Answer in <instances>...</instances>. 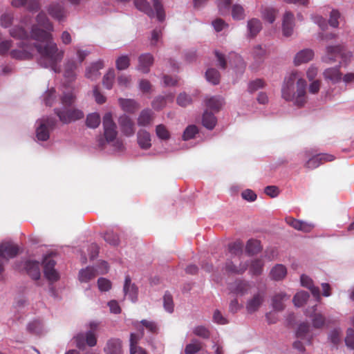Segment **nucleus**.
I'll return each instance as SVG.
<instances>
[{
    "instance_id": "51",
    "label": "nucleus",
    "mask_w": 354,
    "mask_h": 354,
    "mask_svg": "<svg viewBox=\"0 0 354 354\" xmlns=\"http://www.w3.org/2000/svg\"><path fill=\"white\" fill-rule=\"evenodd\" d=\"M76 100V96L72 93H65L61 97L60 100L64 108L70 107L72 106Z\"/></svg>"
},
{
    "instance_id": "24",
    "label": "nucleus",
    "mask_w": 354,
    "mask_h": 354,
    "mask_svg": "<svg viewBox=\"0 0 354 354\" xmlns=\"http://www.w3.org/2000/svg\"><path fill=\"white\" fill-rule=\"evenodd\" d=\"M25 268L28 275L34 280L40 277L39 263L35 261H28L26 262Z\"/></svg>"
},
{
    "instance_id": "45",
    "label": "nucleus",
    "mask_w": 354,
    "mask_h": 354,
    "mask_svg": "<svg viewBox=\"0 0 354 354\" xmlns=\"http://www.w3.org/2000/svg\"><path fill=\"white\" fill-rule=\"evenodd\" d=\"M100 124V116L97 113H92L87 115L86 124L88 127L95 129Z\"/></svg>"
},
{
    "instance_id": "9",
    "label": "nucleus",
    "mask_w": 354,
    "mask_h": 354,
    "mask_svg": "<svg viewBox=\"0 0 354 354\" xmlns=\"http://www.w3.org/2000/svg\"><path fill=\"white\" fill-rule=\"evenodd\" d=\"M76 346L84 349L86 345L93 347L97 344V337L93 331H87L85 334L79 333L75 337Z\"/></svg>"
},
{
    "instance_id": "27",
    "label": "nucleus",
    "mask_w": 354,
    "mask_h": 354,
    "mask_svg": "<svg viewBox=\"0 0 354 354\" xmlns=\"http://www.w3.org/2000/svg\"><path fill=\"white\" fill-rule=\"evenodd\" d=\"M11 4L16 8L27 6L30 11H37L40 8L39 0H12Z\"/></svg>"
},
{
    "instance_id": "22",
    "label": "nucleus",
    "mask_w": 354,
    "mask_h": 354,
    "mask_svg": "<svg viewBox=\"0 0 354 354\" xmlns=\"http://www.w3.org/2000/svg\"><path fill=\"white\" fill-rule=\"evenodd\" d=\"M104 67V62L102 60L93 63L86 70L85 76L91 80H96L100 75L99 71Z\"/></svg>"
},
{
    "instance_id": "46",
    "label": "nucleus",
    "mask_w": 354,
    "mask_h": 354,
    "mask_svg": "<svg viewBox=\"0 0 354 354\" xmlns=\"http://www.w3.org/2000/svg\"><path fill=\"white\" fill-rule=\"evenodd\" d=\"M49 129L46 123H41L36 130L37 138L39 140L46 141L49 138Z\"/></svg>"
},
{
    "instance_id": "41",
    "label": "nucleus",
    "mask_w": 354,
    "mask_h": 354,
    "mask_svg": "<svg viewBox=\"0 0 354 354\" xmlns=\"http://www.w3.org/2000/svg\"><path fill=\"white\" fill-rule=\"evenodd\" d=\"M97 271L92 267H87L82 270L79 273V279L82 282H88L97 275Z\"/></svg>"
},
{
    "instance_id": "19",
    "label": "nucleus",
    "mask_w": 354,
    "mask_h": 354,
    "mask_svg": "<svg viewBox=\"0 0 354 354\" xmlns=\"http://www.w3.org/2000/svg\"><path fill=\"white\" fill-rule=\"evenodd\" d=\"M154 118V113L151 109H143L137 119L138 125L140 127L149 126L153 122Z\"/></svg>"
},
{
    "instance_id": "6",
    "label": "nucleus",
    "mask_w": 354,
    "mask_h": 354,
    "mask_svg": "<svg viewBox=\"0 0 354 354\" xmlns=\"http://www.w3.org/2000/svg\"><path fill=\"white\" fill-rule=\"evenodd\" d=\"M19 247L10 242L0 244V274L3 271V266L10 259L15 257L19 252Z\"/></svg>"
},
{
    "instance_id": "2",
    "label": "nucleus",
    "mask_w": 354,
    "mask_h": 354,
    "mask_svg": "<svg viewBox=\"0 0 354 354\" xmlns=\"http://www.w3.org/2000/svg\"><path fill=\"white\" fill-rule=\"evenodd\" d=\"M306 81L299 76L297 71H292L285 77L281 88V96L286 101H292L301 107L307 102Z\"/></svg>"
},
{
    "instance_id": "38",
    "label": "nucleus",
    "mask_w": 354,
    "mask_h": 354,
    "mask_svg": "<svg viewBox=\"0 0 354 354\" xmlns=\"http://www.w3.org/2000/svg\"><path fill=\"white\" fill-rule=\"evenodd\" d=\"M310 326L307 323H302L299 325L296 337L299 339L306 340L308 344L311 343V337L308 335Z\"/></svg>"
},
{
    "instance_id": "53",
    "label": "nucleus",
    "mask_w": 354,
    "mask_h": 354,
    "mask_svg": "<svg viewBox=\"0 0 354 354\" xmlns=\"http://www.w3.org/2000/svg\"><path fill=\"white\" fill-rule=\"evenodd\" d=\"M130 59L128 55H122L115 61V66L118 70L122 71L129 68Z\"/></svg>"
},
{
    "instance_id": "63",
    "label": "nucleus",
    "mask_w": 354,
    "mask_h": 354,
    "mask_svg": "<svg viewBox=\"0 0 354 354\" xmlns=\"http://www.w3.org/2000/svg\"><path fill=\"white\" fill-rule=\"evenodd\" d=\"M28 330L33 334H40L41 333V324L39 321H33L27 326Z\"/></svg>"
},
{
    "instance_id": "55",
    "label": "nucleus",
    "mask_w": 354,
    "mask_h": 354,
    "mask_svg": "<svg viewBox=\"0 0 354 354\" xmlns=\"http://www.w3.org/2000/svg\"><path fill=\"white\" fill-rule=\"evenodd\" d=\"M55 89L51 88L48 89L44 95V100L46 106H51L55 100Z\"/></svg>"
},
{
    "instance_id": "23",
    "label": "nucleus",
    "mask_w": 354,
    "mask_h": 354,
    "mask_svg": "<svg viewBox=\"0 0 354 354\" xmlns=\"http://www.w3.org/2000/svg\"><path fill=\"white\" fill-rule=\"evenodd\" d=\"M48 14L54 19L59 21L66 17V11L59 3H52L48 8Z\"/></svg>"
},
{
    "instance_id": "37",
    "label": "nucleus",
    "mask_w": 354,
    "mask_h": 354,
    "mask_svg": "<svg viewBox=\"0 0 354 354\" xmlns=\"http://www.w3.org/2000/svg\"><path fill=\"white\" fill-rule=\"evenodd\" d=\"M135 6L139 10L145 12L149 17L152 18L155 16V12L147 0H135Z\"/></svg>"
},
{
    "instance_id": "18",
    "label": "nucleus",
    "mask_w": 354,
    "mask_h": 354,
    "mask_svg": "<svg viewBox=\"0 0 354 354\" xmlns=\"http://www.w3.org/2000/svg\"><path fill=\"white\" fill-rule=\"evenodd\" d=\"M106 354H122V342L118 338L109 339L104 348Z\"/></svg>"
},
{
    "instance_id": "17",
    "label": "nucleus",
    "mask_w": 354,
    "mask_h": 354,
    "mask_svg": "<svg viewBox=\"0 0 354 354\" xmlns=\"http://www.w3.org/2000/svg\"><path fill=\"white\" fill-rule=\"evenodd\" d=\"M294 28V15L287 11L284 14L283 23H282V30L283 35L286 37L290 36L293 32Z\"/></svg>"
},
{
    "instance_id": "31",
    "label": "nucleus",
    "mask_w": 354,
    "mask_h": 354,
    "mask_svg": "<svg viewBox=\"0 0 354 354\" xmlns=\"http://www.w3.org/2000/svg\"><path fill=\"white\" fill-rule=\"evenodd\" d=\"M287 274V269L282 264H277L274 266L270 272V278L274 281L283 279Z\"/></svg>"
},
{
    "instance_id": "25",
    "label": "nucleus",
    "mask_w": 354,
    "mask_h": 354,
    "mask_svg": "<svg viewBox=\"0 0 354 354\" xmlns=\"http://www.w3.org/2000/svg\"><path fill=\"white\" fill-rule=\"evenodd\" d=\"M119 104L122 109L127 113H134L140 109L139 104L131 99H119Z\"/></svg>"
},
{
    "instance_id": "47",
    "label": "nucleus",
    "mask_w": 354,
    "mask_h": 354,
    "mask_svg": "<svg viewBox=\"0 0 354 354\" xmlns=\"http://www.w3.org/2000/svg\"><path fill=\"white\" fill-rule=\"evenodd\" d=\"M309 294L306 291H300L297 292L293 297L294 304L300 307L302 306L308 299Z\"/></svg>"
},
{
    "instance_id": "48",
    "label": "nucleus",
    "mask_w": 354,
    "mask_h": 354,
    "mask_svg": "<svg viewBox=\"0 0 354 354\" xmlns=\"http://www.w3.org/2000/svg\"><path fill=\"white\" fill-rule=\"evenodd\" d=\"M104 239L106 243L113 246L118 245L120 242L118 234L112 230H108L104 233Z\"/></svg>"
},
{
    "instance_id": "35",
    "label": "nucleus",
    "mask_w": 354,
    "mask_h": 354,
    "mask_svg": "<svg viewBox=\"0 0 354 354\" xmlns=\"http://www.w3.org/2000/svg\"><path fill=\"white\" fill-rule=\"evenodd\" d=\"M243 243L241 241H236L234 242L230 243L227 245V250L229 254H230V257H237L239 258L243 254Z\"/></svg>"
},
{
    "instance_id": "11",
    "label": "nucleus",
    "mask_w": 354,
    "mask_h": 354,
    "mask_svg": "<svg viewBox=\"0 0 354 354\" xmlns=\"http://www.w3.org/2000/svg\"><path fill=\"white\" fill-rule=\"evenodd\" d=\"M135 326L140 330V333L130 335V354H148L145 349L138 345L139 340L144 336V330L139 328L138 323Z\"/></svg>"
},
{
    "instance_id": "56",
    "label": "nucleus",
    "mask_w": 354,
    "mask_h": 354,
    "mask_svg": "<svg viewBox=\"0 0 354 354\" xmlns=\"http://www.w3.org/2000/svg\"><path fill=\"white\" fill-rule=\"evenodd\" d=\"M263 17L265 20L272 24L274 21L277 15V11L274 8H266L262 12Z\"/></svg>"
},
{
    "instance_id": "8",
    "label": "nucleus",
    "mask_w": 354,
    "mask_h": 354,
    "mask_svg": "<svg viewBox=\"0 0 354 354\" xmlns=\"http://www.w3.org/2000/svg\"><path fill=\"white\" fill-rule=\"evenodd\" d=\"M43 264L44 272L46 279L51 282L57 281L59 276L55 269V261L52 259L50 255H47L43 260Z\"/></svg>"
},
{
    "instance_id": "54",
    "label": "nucleus",
    "mask_w": 354,
    "mask_h": 354,
    "mask_svg": "<svg viewBox=\"0 0 354 354\" xmlns=\"http://www.w3.org/2000/svg\"><path fill=\"white\" fill-rule=\"evenodd\" d=\"M153 8L156 10V17L158 21H164L165 19V13L162 3L159 0H153Z\"/></svg>"
},
{
    "instance_id": "26",
    "label": "nucleus",
    "mask_w": 354,
    "mask_h": 354,
    "mask_svg": "<svg viewBox=\"0 0 354 354\" xmlns=\"http://www.w3.org/2000/svg\"><path fill=\"white\" fill-rule=\"evenodd\" d=\"M314 57V52L310 49H304L297 53L295 57V64L298 66L307 63Z\"/></svg>"
},
{
    "instance_id": "52",
    "label": "nucleus",
    "mask_w": 354,
    "mask_h": 354,
    "mask_svg": "<svg viewBox=\"0 0 354 354\" xmlns=\"http://www.w3.org/2000/svg\"><path fill=\"white\" fill-rule=\"evenodd\" d=\"M114 79H115V71L113 69H109L103 77V80H102L103 85L107 89H111L113 86Z\"/></svg>"
},
{
    "instance_id": "13",
    "label": "nucleus",
    "mask_w": 354,
    "mask_h": 354,
    "mask_svg": "<svg viewBox=\"0 0 354 354\" xmlns=\"http://www.w3.org/2000/svg\"><path fill=\"white\" fill-rule=\"evenodd\" d=\"M251 286L249 282L244 280H236L234 283L229 284V290L239 295H245L248 293Z\"/></svg>"
},
{
    "instance_id": "20",
    "label": "nucleus",
    "mask_w": 354,
    "mask_h": 354,
    "mask_svg": "<svg viewBox=\"0 0 354 354\" xmlns=\"http://www.w3.org/2000/svg\"><path fill=\"white\" fill-rule=\"evenodd\" d=\"M264 301L263 295L258 293L249 299L246 304V310L249 313H253L258 310Z\"/></svg>"
},
{
    "instance_id": "57",
    "label": "nucleus",
    "mask_w": 354,
    "mask_h": 354,
    "mask_svg": "<svg viewBox=\"0 0 354 354\" xmlns=\"http://www.w3.org/2000/svg\"><path fill=\"white\" fill-rule=\"evenodd\" d=\"M201 349V343L197 340H194L185 346V354H195L198 353Z\"/></svg>"
},
{
    "instance_id": "36",
    "label": "nucleus",
    "mask_w": 354,
    "mask_h": 354,
    "mask_svg": "<svg viewBox=\"0 0 354 354\" xmlns=\"http://www.w3.org/2000/svg\"><path fill=\"white\" fill-rule=\"evenodd\" d=\"M290 298V296H288L284 292H280L276 294L272 298V307L275 310L281 311L284 309L285 305L283 304V301L287 300Z\"/></svg>"
},
{
    "instance_id": "58",
    "label": "nucleus",
    "mask_w": 354,
    "mask_h": 354,
    "mask_svg": "<svg viewBox=\"0 0 354 354\" xmlns=\"http://www.w3.org/2000/svg\"><path fill=\"white\" fill-rule=\"evenodd\" d=\"M232 16L235 20H241L244 19L245 13L243 8L238 4H235L232 7Z\"/></svg>"
},
{
    "instance_id": "15",
    "label": "nucleus",
    "mask_w": 354,
    "mask_h": 354,
    "mask_svg": "<svg viewBox=\"0 0 354 354\" xmlns=\"http://www.w3.org/2000/svg\"><path fill=\"white\" fill-rule=\"evenodd\" d=\"M153 61V56L150 53L140 55L138 57V70L144 73H149Z\"/></svg>"
},
{
    "instance_id": "60",
    "label": "nucleus",
    "mask_w": 354,
    "mask_h": 354,
    "mask_svg": "<svg viewBox=\"0 0 354 354\" xmlns=\"http://www.w3.org/2000/svg\"><path fill=\"white\" fill-rule=\"evenodd\" d=\"M140 324L153 334H157L158 332V327L156 323L153 321L142 319Z\"/></svg>"
},
{
    "instance_id": "33",
    "label": "nucleus",
    "mask_w": 354,
    "mask_h": 354,
    "mask_svg": "<svg viewBox=\"0 0 354 354\" xmlns=\"http://www.w3.org/2000/svg\"><path fill=\"white\" fill-rule=\"evenodd\" d=\"M77 68V64L73 59L68 60L64 66V77L69 81H73L76 77L75 71Z\"/></svg>"
},
{
    "instance_id": "39",
    "label": "nucleus",
    "mask_w": 354,
    "mask_h": 354,
    "mask_svg": "<svg viewBox=\"0 0 354 354\" xmlns=\"http://www.w3.org/2000/svg\"><path fill=\"white\" fill-rule=\"evenodd\" d=\"M202 122L205 127L212 130L216 126L217 120L212 113L205 111L203 115Z\"/></svg>"
},
{
    "instance_id": "42",
    "label": "nucleus",
    "mask_w": 354,
    "mask_h": 354,
    "mask_svg": "<svg viewBox=\"0 0 354 354\" xmlns=\"http://www.w3.org/2000/svg\"><path fill=\"white\" fill-rule=\"evenodd\" d=\"M245 250L248 254L254 255L261 250V243L259 241L250 239L246 244Z\"/></svg>"
},
{
    "instance_id": "16",
    "label": "nucleus",
    "mask_w": 354,
    "mask_h": 354,
    "mask_svg": "<svg viewBox=\"0 0 354 354\" xmlns=\"http://www.w3.org/2000/svg\"><path fill=\"white\" fill-rule=\"evenodd\" d=\"M248 268L246 263H240L236 266L232 259H227L225 264V270L227 274H242Z\"/></svg>"
},
{
    "instance_id": "49",
    "label": "nucleus",
    "mask_w": 354,
    "mask_h": 354,
    "mask_svg": "<svg viewBox=\"0 0 354 354\" xmlns=\"http://www.w3.org/2000/svg\"><path fill=\"white\" fill-rule=\"evenodd\" d=\"M156 134L159 139L162 140H168L171 136L166 126L162 124L156 127Z\"/></svg>"
},
{
    "instance_id": "59",
    "label": "nucleus",
    "mask_w": 354,
    "mask_h": 354,
    "mask_svg": "<svg viewBox=\"0 0 354 354\" xmlns=\"http://www.w3.org/2000/svg\"><path fill=\"white\" fill-rule=\"evenodd\" d=\"M198 133V128L195 125L188 126L183 132V139L188 140L192 139Z\"/></svg>"
},
{
    "instance_id": "1",
    "label": "nucleus",
    "mask_w": 354,
    "mask_h": 354,
    "mask_svg": "<svg viewBox=\"0 0 354 354\" xmlns=\"http://www.w3.org/2000/svg\"><path fill=\"white\" fill-rule=\"evenodd\" d=\"M10 35L16 39L26 40L30 37L43 43L34 45V49L35 48L39 54L38 61L39 65L44 68H50L55 73L59 72L57 64L62 62L64 51L59 49L57 44L53 41V36L50 32H47L37 26H33L29 34L22 26H16L10 30Z\"/></svg>"
},
{
    "instance_id": "30",
    "label": "nucleus",
    "mask_w": 354,
    "mask_h": 354,
    "mask_svg": "<svg viewBox=\"0 0 354 354\" xmlns=\"http://www.w3.org/2000/svg\"><path fill=\"white\" fill-rule=\"evenodd\" d=\"M205 105L207 108L218 112L223 105V98L220 96H212L206 97L205 100Z\"/></svg>"
},
{
    "instance_id": "14",
    "label": "nucleus",
    "mask_w": 354,
    "mask_h": 354,
    "mask_svg": "<svg viewBox=\"0 0 354 354\" xmlns=\"http://www.w3.org/2000/svg\"><path fill=\"white\" fill-rule=\"evenodd\" d=\"M286 222L294 229L304 232H310L315 227L314 225L310 223L297 220L291 216L286 218Z\"/></svg>"
},
{
    "instance_id": "50",
    "label": "nucleus",
    "mask_w": 354,
    "mask_h": 354,
    "mask_svg": "<svg viewBox=\"0 0 354 354\" xmlns=\"http://www.w3.org/2000/svg\"><path fill=\"white\" fill-rule=\"evenodd\" d=\"M263 262L261 259H254L251 262L250 271L253 275H260L263 272Z\"/></svg>"
},
{
    "instance_id": "61",
    "label": "nucleus",
    "mask_w": 354,
    "mask_h": 354,
    "mask_svg": "<svg viewBox=\"0 0 354 354\" xmlns=\"http://www.w3.org/2000/svg\"><path fill=\"white\" fill-rule=\"evenodd\" d=\"M163 304L165 309L169 312L172 313L174 310V302L173 298L170 293L165 292L163 297Z\"/></svg>"
},
{
    "instance_id": "12",
    "label": "nucleus",
    "mask_w": 354,
    "mask_h": 354,
    "mask_svg": "<svg viewBox=\"0 0 354 354\" xmlns=\"http://www.w3.org/2000/svg\"><path fill=\"white\" fill-rule=\"evenodd\" d=\"M335 159L334 156L330 154L322 153L313 156L305 164V167L309 169H313L318 167L320 165L330 162Z\"/></svg>"
},
{
    "instance_id": "7",
    "label": "nucleus",
    "mask_w": 354,
    "mask_h": 354,
    "mask_svg": "<svg viewBox=\"0 0 354 354\" xmlns=\"http://www.w3.org/2000/svg\"><path fill=\"white\" fill-rule=\"evenodd\" d=\"M34 46L28 44L26 41H21L19 44V49H14L10 51L12 58L18 60L30 59L32 57Z\"/></svg>"
},
{
    "instance_id": "44",
    "label": "nucleus",
    "mask_w": 354,
    "mask_h": 354,
    "mask_svg": "<svg viewBox=\"0 0 354 354\" xmlns=\"http://www.w3.org/2000/svg\"><path fill=\"white\" fill-rule=\"evenodd\" d=\"M266 53V50L260 45L254 46L252 50V56L257 64H260L263 61Z\"/></svg>"
},
{
    "instance_id": "62",
    "label": "nucleus",
    "mask_w": 354,
    "mask_h": 354,
    "mask_svg": "<svg viewBox=\"0 0 354 354\" xmlns=\"http://www.w3.org/2000/svg\"><path fill=\"white\" fill-rule=\"evenodd\" d=\"M264 86H265V82L263 80L257 79V80L252 81L249 83L248 91L250 93H253V92L257 91L258 89L264 87Z\"/></svg>"
},
{
    "instance_id": "34",
    "label": "nucleus",
    "mask_w": 354,
    "mask_h": 354,
    "mask_svg": "<svg viewBox=\"0 0 354 354\" xmlns=\"http://www.w3.org/2000/svg\"><path fill=\"white\" fill-rule=\"evenodd\" d=\"M301 283L303 286L308 288L313 295L317 299H320V291L318 287H315L313 285V281L310 278L305 274H302L300 277Z\"/></svg>"
},
{
    "instance_id": "3",
    "label": "nucleus",
    "mask_w": 354,
    "mask_h": 354,
    "mask_svg": "<svg viewBox=\"0 0 354 354\" xmlns=\"http://www.w3.org/2000/svg\"><path fill=\"white\" fill-rule=\"evenodd\" d=\"M102 124L104 139L100 137L97 140L98 146L101 148L104 147L106 142H113L118 135L117 127L111 112L105 113L103 117Z\"/></svg>"
},
{
    "instance_id": "28",
    "label": "nucleus",
    "mask_w": 354,
    "mask_h": 354,
    "mask_svg": "<svg viewBox=\"0 0 354 354\" xmlns=\"http://www.w3.org/2000/svg\"><path fill=\"white\" fill-rule=\"evenodd\" d=\"M36 21L37 24H34V26H37V27L38 26H41L45 29L44 30L46 31L47 32L53 31V25L50 21L49 19L48 18L47 15L44 12L41 11L37 15L36 17Z\"/></svg>"
},
{
    "instance_id": "40",
    "label": "nucleus",
    "mask_w": 354,
    "mask_h": 354,
    "mask_svg": "<svg viewBox=\"0 0 354 354\" xmlns=\"http://www.w3.org/2000/svg\"><path fill=\"white\" fill-rule=\"evenodd\" d=\"M261 28L262 26L259 19L253 18L248 21V29L250 37H255Z\"/></svg>"
},
{
    "instance_id": "29",
    "label": "nucleus",
    "mask_w": 354,
    "mask_h": 354,
    "mask_svg": "<svg viewBox=\"0 0 354 354\" xmlns=\"http://www.w3.org/2000/svg\"><path fill=\"white\" fill-rule=\"evenodd\" d=\"M138 143L143 149H148L151 147V136L150 133L144 129H140L138 132Z\"/></svg>"
},
{
    "instance_id": "43",
    "label": "nucleus",
    "mask_w": 354,
    "mask_h": 354,
    "mask_svg": "<svg viewBox=\"0 0 354 354\" xmlns=\"http://www.w3.org/2000/svg\"><path fill=\"white\" fill-rule=\"evenodd\" d=\"M206 80L213 85H217L220 82V73L215 68H209L205 73Z\"/></svg>"
},
{
    "instance_id": "32",
    "label": "nucleus",
    "mask_w": 354,
    "mask_h": 354,
    "mask_svg": "<svg viewBox=\"0 0 354 354\" xmlns=\"http://www.w3.org/2000/svg\"><path fill=\"white\" fill-rule=\"evenodd\" d=\"M323 75L325 80L333 83H337L342 79V73L338 67L327 68L324 71Z\"/></svg>"
},
{
    "instance_id": "64",
    "label": "nucleus",
    "mask_w": 354,
    "mask_h": 354,
    "mask_svg": "<svg viewBox=\"0 0 354 354\" xmlns=\"http://www.w3.org/2000/svg\"><path fill=\"white\" fill-rule=\"evenodd\" d=\"M345 343L346 346L352 349L354 348V330L348 328L346 331V336L345 338Z\"/></svg>"
},
{
    "instance_id": "5",
    "label": "nucleus",
    "mask_w": 354,
    "mask_h": 354,
    "mask_svg": "<svg viewBox=\"0 0 354 354\" xmlns=\"http://www.w3.org/2000/svg\"><path fill=\"white\" fill-rule=\"evenodd\" d=\"M54 113L57 115L59 120L63 124H69L71 122L81 120L84 118L83 111L78 109L64 108L63 109L56 108Z\"/></svg>"
},
{
    "instance_id": "21",
    "label": "nucleus",
    "mask_w": 354,
    "mask_h": 354,
    "mask_svg": "<svg viewBox=\"0 0 354 354\" xmlns=\"http://www.w3.org/2000/svg\"><path fill=\"white\" fill-rule=\"evenodd\" d=\"M124 292L126 295H129L133 302L137 300L138 288L134 283H131V279L129 275L125 277Z\"/></svg>"
},
{
    "instance_id": "4",
    "label": "nucleus",
    "mask_w": 354,
    "mask_h": 354,
    "mask_svg": "<svg viewBox=\"0 0 354 354\" xmlns=\"http://www.w3.org/2000/svg\"><path fill=\"white\" fill-rule=\"evenodd\" d=\"M352 54L346 50L342 45L328 46L326 47V54L324 58V62L331 63L341 58L343 62H347L351 57Z\"/></svg>"
},
{
    "instance_id": "10",
    "label": "nucleus",
    "mask_w": 354,
    "mask_h": 354,
    "mask_svg": "<svg viewBox=\"0 0 354 354\" xmlns=\"http://www.w3.org/2000/svg\"><path fill=\"white\" fill-rule=\"evenodd\" d=\"M118 124L122 134L127 137H131L136 133V127L133 120L127 115L123 114L118 118Z\"/></svg>"
}]
</instances>
